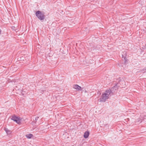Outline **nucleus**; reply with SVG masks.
Wrapping results in <instances>:
<instances>
[{
  "instance_id": "3",
  "label": "nucleus",
  "mask_w": 146,
  "mask_h": 146,
  "mask_svg": "<svg viewBox=\"0 0 146 146\" xmlns=\"http://www.w3.org/2000/svg\"><path fill=\"white\" fill-rule=\"evenodd\" d=\"M11 119L16 122L17 123L19 124L21 123V119L19 117H17L15 115L12 116Z\"/></svg>"
},
{
  "instance_id": "2",
  "label": "nucleus",
  "mask_w": 146,
  "mask_h": 146,
  "mask_svg": "<svg viewBox=\"0 0 146 146\" xmlns=\"http://www.w3.org/2000/svg\"><path fill=\"white\" fill-rule=\"evenodd\" d=\"M36 15L40 21L43 20L45 19V17L44 14L41 11H37L36 13Z\"/></svg>"
},
{
  "instance_id": "7",
  "label": "nucleus",
  "mask_w": 146,
  "mask_h": 146,
  "mask_svg": "<svg viewBox=\"0 0 146 146\" xmlns=\"http://www.w3.org/2000/svg\"><path fill=\"white\" fill-rule=\"evenodd\" d=\"M5 130L6 132V133L8 135H10L11 134V131L9 130L7 128H5Z\"/></svg>"
},
{
  "instance_id": "6",
  "label": "nucleus",
  "mask_w": 146,
  "mask_h": 146,
  "mask_svg": "<svg viewBox=\"0 0 146 146\" xmlns=\"http://www.w3.org/2000/svg\"><path fill=\"white\" fill-rule=\"evenodd\" d=\"M89 132L88 131H86L84 135V137L85 138H87L88 137Z\"/></svg>"
},
{
  "instance_id": "10",
  "label": "nucleus",
  "mask_w": 146,
  "mask_h": 146,
  "mask_svg": "<svg viewBox=\"0 0 146 146\" xmlns=\"http://www.w3.org/2000/svg\"><path fill=\"white\" fill-rule=\"evenodd\" d=\"M118 84H117L115 86H114V88H116L118 86Z\"/></svg>"
},
{
  "instance_id": "9",
  "label": "nucleus",
  "mask_w": 146,
  "mask_h": 146,
  "mask_svg": "<svg viewBox=\"0 0 146 146\" xmlns=\"http://www.w3.org/2000/svg\"><path fill=\"white\" fill-rule=\"evenodd\" d=\"M38 118H39L38 117H36L35 118V120L34 121L35 122H36V121L37 120H38Z\"/></svg>"
},
{
  "instance_id": "11",
  "label": "nucleus",
  "mask_w": 146,
  "mask_h": 146,
  "mask_svg": "<svg viewBox=\"0 0 146 146\" xmlns=\"http://www.w3.org/2000/svg\"><path fill=\"white\" fill-rule=\"evenodd\" d=\"M107 127V128L108 127V124H106L104 125V127Z\"/></svg>"
},
{
  "instance_id": "13",
  "label": "nucleus",
  "mask_w": 146,
  "mask_h": 146,
  "mask_svg": "<svg viewBox=\"0 0 146 146\" xmlns=\"http://www.w3.org/2000/svg\"><path fill=\"white\" fill-rule=\"evenodd\" d=\"M86 29H88L87 28H86Z\"/></svg>"
},
{
  "instance_id": "4",
  "label": "nucleus",
  "mask_w": 146,
  "mask_h": 146,
  "mask_svg": "<svg viewBox=\"0 0 146 146\" xmlns=\"http://www.w3.org/2000/svg\"><path fill=\"white\" fill-rule=\"evenodd\" d=\"M127 55V53L125 51L122 52V58L124 60V63L125 64H126L128 62V60L126 59Z\"/></svg>"
},
{
  "instance_id": "5",
  "label": "nucleus",
  "mask_w": 146,
  "mask_h": 146,
  "mask_svg": "<svg viewBox=\"0 0 146 146\" xmlns=\"http://www.w3.org/2000/svg\"><path fill=\"white\" fill-rule=\"evenodd\" d=\"M73 88L77 91H81L82 90V88L77 84L74 85Z\"/></svg>"
},
{
  "instance_id": "12",
  "label": "nucleus",
  "mask_w": 146,
  "mask_h": 146,
  "mask_svg": "<svg viewBox=\"0 0 146 146\" xmlns=\"http://www.w3.org/2000/svg\"><path fill=\"white\" fill-rule=\"evenodd\" d=\"M1 30L0 29V34H1Z\"/></svg>"
},
{
  "instance_id": "1",
  "label": "nucleus",
  "mask_w": 146,
  "mask_h": 146,
  "mask_svg": "<svg viewBox=\"0 0 146 146\" xmlns=\"http://www.w3.org/2000/svg\"><path fill=\"white\" fill-rule=\"evenodd\" d=\"M112 94V91L110 89L106 90L105 92L102 94L100 99V101L101 102H105L106 100L111 96Z\"/></svg>"
},
{
  "instance_id": "8",
  "label": "nucleus",
  "mask_w": 146,
  "mask_h": 146,
  "mask_svg": "<svg viewBox=\"0 0 146 146\" xmlns=\"http://www.w3.org/2000/svg\"><path fill=\"white\" fill-rule=\"evenodd\" d=\"M26 136L27 138L30 139L33 136V135L31 134H29L27 135Z\"/></svg>"
}]
</instances>
